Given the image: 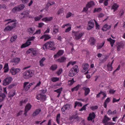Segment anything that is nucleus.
I'll use <instances>...</instances> for the list:
<instances>
[{
	"mask_svg": "<svg viewBox=\"0 0 125 125\" xmlns=\"http://www.w3.org/2000/svg\"><path fill=\"white\" fill-rule=\"evenodd\" d=\"M69 84L72 85V84H73V83H75V81H74V79H72L71 80H70L68 81Z\"/></svg>",
	"mask_w": 125,
	"mask_h": 125,
	"instance_id": "nucleus-64",
	"label": "nucleus"
},
{
	"mask_svg": "<svg viewBox=\"0 0 125 125\" xmlns=\"http://www.w3.org/2000/svg\"><path fill=\"white\" fill-rule=\"evenodd\" d=\"M107 42H109L110 43V45L112 47L114 46V44H115V42H116V40L112 39V38H109L107 39Z\"/></svg>",
	"mask_w": 125,
	"mask_h": 125,
	"instance_id": "nucleus-25",
	"label": "nucleus"
},
{
	"mask_svg": "<svg viewBox=\"0 0 125 125\" xmlns=\"http://www.w3.org/2000/svg\"><path fill=\"white\" fill-rule=\"evenodd\" d=\"M63 12H64V9L61 8L58 10L57 14L59 15L60 14H61V13H63Z\"/></svg>",
	"mask_w": 125,
	"mask_h": 125,
	"instance_id": "nucleus-57",
	"label": "nucleus"
},
{
	"mask_svg": "<svg viewBox=\"0 0 125 125\" xmlns=\"http://www.w3.org/2000/svg\"><path fill=\"white\" fill-rule=\"evenodd\" d=\"M30 109H32V105L31 104H27L25 107L24 115H27V113L30 111Z\"/></svg>",
	"mask_w": 125,
	"mask_h": 125,
	"instance_id": "nucleus-15",
	"label": "nucleus"
},
{
	"mask_svg": "<svg viewBox=\"0 0 125 125\" xmlns=\"http://www.w3.org/2000/svg\"><path fill=\"white\" fill-rule=\"evenodd\" d=\"M71 108L70 104H66L62 108V111L64 112L66 110H69Z\"/></svg>",
	"mask_w": 125,
	"mask_h": 125,
	"instance_id": "nucleus-21",
	"label": "nucleus"
},
{
	"mask_svg": "<svg viewBox=\"0 0 125 125\" xmlns=\"http://www.w3.org/2000/svg\"><path fill=\"white\" fill-rule=\"evenodd\" d=\"M16 22H14L11 24L10 26H6L4 29L5 32L6 31H11L13 29H14V28H16Z\"/></svg>",
	"mask_w": 125,
	"mask_h": 125,
	"instance_id": "nucleus-12",
	"label": "nucleus"
},
{
	"mask_svg": "<svg viewBox=\"0 0 125 125\" xmlns=\"http://www.w3.org/2000/svg\"><path fill=\"white\" fill-rule=\"evenodd\" d=\"M5 97H6L5 94L4 93L0 94V103L2 102V101L4 100V99H5Z\"/></svg>",
	"mask_w": 125,
	"mask_h": 125,
	"instance_id": "nucleus-29",
	"label": "nucleus"
},
{
	"mask_svg": "<svg viewBox=\"0 0 125 125\" xmlns=\"http://www.w3.org/2000/svg\"><path fill=\"white\" fill-rule=\"evenodd\" d=\"M18 7L19 8V9L20 11H21V10H23L24 8H25V5L24 4H21L18 6Z\"/></svg>",
	"mask_w": 125,
	"mask_h": 125,
	"instance_id": "nucleus-43",
	"label": "nucleus"
},
{
	"mask_svg": "<svg viewBox=\"0 0 125 125\" xmlns=\"http://www.w3.org/2000/svg\"><path fill=\"white\" fill-rule=\"evenodd\" d=\"M65 60H66V59L65 57H62L58 59L57 61V62H59L60 63H64Z\"/></svg>",
	"mask_w": 125,
	"mask_h": 125,
	"instance_id": "nucleus-28",
	"label": "nucleus"
},
{
	"mask_svg": "<svg viewBox=\"0 0 125 125\" xmlns=\"http://www.w3.org/2000/svg\"><path fill=\"white\" fill-rule=\"evenodd\" d=\"M29 84V82H24L23 83V88L26 91V87H27V85Z\"/></svg>",
	"mask_w": 125,
	"mask_h": 125,
	"instance_id": "nucleus-59",
	"label": "nucleus"
},
{
	"mask_svg": "<svg viewBox=\"0 0 125 125\" xmlns=\"http://www.w3.org/2000/svg\"><path fill=\"white\" fill-rule=\"evenodd\" d=\"M11 82H12V77H8L3 80V84L5 86L8 85L9 83H11Z\"/></svg>",
	"mask_w": 125,
	"mask_h": 125,
	"instance_id": "nucleus-8",
	"label": "nucleus"
},
{
	"mask_svg": "<svg viewBox=\"0 0 125 125\" xmlns=\"http://www.w3.org/2000/svg\"><path fill=\"white\" fill-rule=\"evenodd\" d=\"M42 39H44V42H45L46 41H48V40L51 39V37L48 34H44L40 38V40H42Z\"/></svg>",
	"mask_w": 125,
	"mask_h": 125,
	"instance_id": "nucleus-19",
	"label": "nucleus"
},
{
	"mask_svg": "<svg viewBox=\"0 0 125 125\" xmlns=\"http://www.w3.org/2000/svg\"><path fill=\"white\" fill-rule=\"evenodd\" d=\"M82 89L84 91V96H87V95H88L89 93H90V89L89 88V87H83Z\"/></svg>",
	"mask_w": 125,
	"mask_h": 125,
	"instance_id": "nucleus-14",
	"label": "nucleus"
},
{
	"mask_svg": "<svg viewBox=\"0 0 125 125\" xmlns=\"http://www.w3.org/2000/svg\"><path fill=\"white\" fill-rule=\"evenodd\" d=\"M62 91H63V88L61 87L57 90H55L54 91V92H57V93H58L57 97L58 98H59V97H60V95H61V92H62Z\"/></svg>",
	"mask_w": 125,
	"mask_h": 125,
	"instance_id": "nucleus-22",
	"label": "nucleus"
},
{
	"mask_svg": "<svg viewBox=\"0 0 125 125\" xmlns=\"http://www.w3.org/2000/svg\"><path fill=\"white\" fill-rule=\"evenodd\" d=\"M119 6L120 5H119V4H118L117 3H115L111 7V10H113V12H115V11H117V10H118Z\"/></svg>",
	"mask_w": 125,
	"mask_h": 125,
	"instance_id": "nucleus-18",
	"label": "nucleus"
},
{
	"mask_svg": "<svg viewBox=\"0 0 125 125\" xmlns=\"http://www.w3.org/2000/svg\"><path fill=\"white\" fill-rule=\"evenodd\" d=\"M43 49H50V50H55L56 48L54 47V42L50 41L45 43L42 47Z\"/></svg>",
	"mask_w": 125,
	"mask_h": 125,
	"instance_id": "nucleus-2",
	"label": "nucleus"
},
{
	"mask_svg": "<svg viewBox=\"0 0 125 125\" xmlns=\"http://www.w3.org/2000/svg\"><path fill=\"white\" fill-rule=\"evenodd\" d=\"M41 112H42V110H41V109L38 108L36 109L32 114L33 117H36V116H38Z\"/></svg>",
	"mask_w": 125,
	"mask_h": 125,
	"instance_id": "nucleus-26",
	"label": "nucleus"
},
{
	"mask_svg": "<svg viewBox=\"0 0 125 125\" xmlns=\"http://www.w3.org/2000/svg\"><path fill=\"white\" fill-rule=\"evenodd\" d=\"M3 69H4V73H7V72L9 71V67H8V63H5Z\"/></svg>",
	"mask_w": 125,
	"mask_h": 125,
	"instance_id": "nucleus-27",
	"label": "nucleus"
},
{
	"mask_svg": "<svg viewBox=\"0 0 125 125\" xmlns=\"http://www.w3.org/2000/svg\"><path fill=\"white\" fill-rule=\"evenodd\" d=\"M17 40V35H13L10 39L11 42H14Z\"/></svg>",
	"mask_w": 125,
	"mask_h": 125,
	"instance_id": "nucleus-37",
	"label": "nucleus"
},
{
	"mask_svg": "<svg viewBox=\"0 0 125 125\" xmlns=\"http://www.w3.org/2000/svg\"><path fill=\"white\" fill-rule=\"evenodd\" d=\"M57 68H58L57 64H53L50 67V70H51L52 71H55Z\"/></svg>",
	"mask_w": 125,
	"mask_h": 125,
	"instance_id": "nucleus-34",
	"label": "nucleus"
},
{
	"mask_svg": "<svg viewBox=\"0 0 125 125\" xmlns=\"http://www.w3.org/2000/svg\"><path fill=\"white\" fill-rule=\"evenodd\" d=\"M79 72V66L76 65H74L69 71L68 76L69 77H74L76 76L77 73Z\"/></svg>",
	"mask_w": 125,
	"mask_h": 125,
	"instance_id": "nucleus-3",
	"label": "nucleus"
},
{
	"mask_svg": "<svg viewBox=\"0 0 125 125\" xmlns=\"http://www.w3.org/2000/svg\"><path fill=\"white\" fill-rule=\"evenodd\" d=\"M1 8H3V9H6V5H5V4L0 5V9H1Z\"/></svg>",
	"mask_w": 125,
	"mask_h": 125,
	"instance_id": "nucleus-61",
	"label": "nucleus"
},
{
	"mask_svg": "<svg viewBox=\"0 0 125 125\" xmlns=\"http://www.w3.org/2000/svg\"><path fill=\"white\" fill-rule=\"evenodd\" d=\"M87 106V104L84 105L80 110V112L82 111H85L86 110V106Z\"/></svg>",
	"mask_w": 125,
	"mask_h": 125,
	"instance_id": "nucleus-49",
	"label": "nucleus"
},
{
	"mask_svg": "<svg viewBox=\"0 0 125 125\" xmlns=\"http://www.w3.org/2000/svg\"><path fill=\"white\" fill-rule=\"evenodd\" d=\"M113 63H114V60L112 61L111 63H108V64L107 65V68L108 69V71H109L110 72H111L113 70Z\"/></svg>",
	"mask_w": 125,
	"mask_h": 125,
	"instance_id": "nucleus-24",
	"label": "nucleus"
},
{
	"mask_svg": "<svg viewBox=\"0 0 125 125\" xmlns=\"http://www.w3.org/2000/svg\"><path fill=\"white\" fill-rule=\"evenodd\" d=\"M88 68H89V64L88 63H83L82 64V73H85V75H87L88 74Z\"/></svg>",
	"mask_w": 125,
	"mask_h": 125,
	"instance_id": "nucleus-7",
	"label": "nucleus"
},
{
	"mask_svg": "<svg viewBox=\"0 0 125 125\" xmlns=\"http://www.w3.org/2000/svg\"><path fill=\"white\" fill-rule=\"evenodd\" d=\"M35 39H36L35 36H32L29 38L25 43H23L21 45V48H25V47H27V46H29V45H31V44L32 43L31 41H34Z\"/></svg>",
	"mask_w": 125,
	"mask_h": 125,
	"instance_id": "nucleus-4",
	"label": "nucleus"
},
{
	"mask_svg": "<svg viewBox=\"0 0 125 125\" xmlns=\"http://www.w3.org/2000/svg\"><path fill=\"white\" fill-rule=\"evenodd\" d=\"M102 10L101 8H95L93 11V13H95V12H100Z\"/></svg>",
	"mask_w": 125,
	"mask_h": 125,
	"instance_id": "nucleus-48",
	"label": "nucleus"
},
{
	"mask_svg": "<svg viewBox=\"0 0 125 125\" xmlns=\"http://www.w3.org/2000/svg\"><path fill=\"white\" fill-rule=\"evenodd\" d=\"M93 5H94V1H90L86 5V7L83 8V11H87L88 10V8H90V7H91V6H93Z\"/></svg>",
	"mask_w": 125,
	"mask_h": 125,
	"instance_id": "nucleus-10",
	"label": "nucleus"
},
{
	"mask_svg": "<svg viewBox=\"0 0 125 125\" xmlns=\"http://www.w3.org/2000/svg\"><path fill=\"white\" fill-rule=\"evenodd\" d=\"M20 71H21V69L20 68H15L14 67H12V68H11L10 72V73H11L13 76H15V75H16V74H18V73H19Z\"/></svg>",
	"mask_w": 125,
	"mask_h": 125,
	"instance_id": "nucleus-11",
	"label": "nucleus"
},
{
	"mask_svg": "<svg viewBox=\"0 0 125 125\" xmlns=\"http://www.w3.org/2000/svg\"><path fill=\"white\" fill-rule=\"evenodd\" d=\"M44 61H45V58H44V57L42 58L39 61L40 65L41 67H43V66H44V63H43V62H44Z\"/></svg>",
	"mask_w": 125,
	"mask_h": 125,
	"instance_id": "nucleus-32",
	"label": "nucleus"
},
{
	"mask_svg": "<svg viewBox=\"0 0 125 125\" xmlns=\"http://www.w3.org/2000/svg\"><path fill=\"white\" fill-rule=\"evenodd\" d=\"M95 117H96V115H95V113L92 112L89 114V116L87 118L88 121H92V120H94L95 119Z\"/></svg>",
	"mask_w": 125,
	"mask_h": 125,
	"instance_id": "nucleus-17",
	"label": "nucleus"
},
{
	"mask_svg": "<svg viewBox=\"0 0 125 125\" xmlns=\"http://www.w3.org/2000/svg\"><path fill=\"white\" fill-rule=\"evenodd\" d=\"M36 99L37 100H44V101H45L46 96L42 94H39L36 96Z\"/></svg>",
	"mask_w": 125,
	"mask_h": 125,
	"instance_id": "nucleus-13",
	"label": "nucleus"
},
{
	"mask_svg": "<svg viewBox=\"0 0 125 125\" xmlns=\"http://www.w3.org/2000/svg\"><path fill=\"white\" fill-rule=\"evenodd\" d=\"M71 30H72V27L69 26V27H68L65 30V33H69V32H70Z\"/></svg>",
	"mask_w": 125,
	"mask_h": 125,
	"instance_id": "nucleus-58",
	"label": "nucleus"
},
{
	"mask_svg": "<svg viewBox=\"0 0 125 125\" xmlns=\"http://www.w3.org/2000/svg\"><path fill=\"white\" fill-rule=\"evenodd\" d=\"M21 60L20 59V58H16L14 59V61L15 63V64H18V63H19V62H20V61Z\"/></svg>",
	"mask_w": 125,
	"mask_h": 125,
	"instance_id": "nucleus-50",
	"label": "nucleus"
},
{
	"mask_svg": "<svg viewBox=\"0 0 125 125\" xmlns=\"http://www.w3.org/2000/svg\"><path fill=\"white\" fill-rule=\"evenodd\" d=\"M18 11H20L19 8H18V6L14 7L12 9V12H13V13H16L18 12Z\"/></svg>",
	"mask_w": 125,
	"mask_h": 125,
	"instance_id": "nucleus-39",
	"label": "nucleus"
},
{
	"mask_svg": "<svg viewBox=\"0 0 125 125\" xmlns=\"http://www.w3.org/2000/svg\"><path fill=\"white\" fill-rule=\"evenodd\" d=\"M54 3H55L54 1H50L47 3L46 7H48V6H50V5H53V4H54Z\"/></svg>",
	"mask_w": 125,
	"mask_h": 125,
	"instance_id": "nucleus-53",
	"label": "nucleus"
},
{
	"mask_svg": "<svg viewBox=\"0 0 125 125\" xmlns=\"http://www.w3.org/2000/svg\"><path fill=\"white\" fill-rule=\"evenodd\" d=\"M73 15H74V14H73L72 13L68 12L66 14V18H70V17H71V16H73Z\"/></svg>",
	"mask_w": 125,
	"mask_h": 125,
	"instance_id": "nucleus-56",
	"label": "nucleus"
},
{
	"mask_svg": "<svg viewBox=\"0 0 125 125\" xmlns=\"http://www.w3.org/2000/svg\"><path fill=\"white\" fill-rule=\"evenodd\" d=\"M94 20H91L88 22V27H87L88 31H90L94 27Z\"/></svg>",
	"mask_w": 125,
	"mask_h": 125,
	"instance_id": "nucleus-9",
	"label": "nucleus"
},
{
	"mask_svg": "<svg viewBox=\"0 0 125 125\" xmlns=\"http://www.w3.org/2000/svg\"><path fill=\"white\" fill-rule=\"evenodd\" d=\"M110 29H111V25L105 24L104 25L102 30L103 32H106V31H108V30H110Z\"/></svg>",
	"mask_w": 125,
	"mask_h": 125,
	"instance_id": "nucleus-20",
	"label": "nucleus"
},
{
	"mask_svg": "<svg viewBox=\"0 0 125 125\" xmlns=\"http://www.w3.org/2000/svg\"><path fill=\"white\" fill-rule=\"evenodd\" d=\"M56 27V25L54 26V28H53V33L55 34H57L59 32V28L58 27Z\"/></svg>",
	"mask_w": 125,
	"mask_h": 125,
	"instance_id": "nucleus-42",
	"label": "nucleus"
},
{
	"mask_svg": "<svg viewBox=\"0 0 125 125\" xmlns=\"http://www.w3.org/2000/svg\"><path fill=\"white\" fill-rule=\"evenodd\" d=\"M110 120H111V119H110V118H109L108 116H107V115H105L104 118L103 120V123H106V122H108V121H110Z\"/></svg>",
	"mask_w": 125,
	"mask_h": 125,
	"instance_id": "nucleus-41",
	"label": "nucleus"
},
{
	"mask_svg": "<svg viewBox=\"0 0 125 125\" xmlns=\"http://www.w3.org/2000/svg\"><path fill=\"white\" fill-rule=\"evenodd\" d=\"M53 18L52 17H45L42 19V21L43 22H50L52 21Z\"/></svg>",
	"mask_w": 125,
	"mask_h": 125,
	"instance_id": "nucleus-23",
	"label": "nucleus"
},
{
	"mask_svg": "<svg viewBox=\"0 0 125 125\" xmlns=\"http://www.w3.org/2000/svg\"><path fill=\"white\" fill-rule=\"evenodd\" d=\"M62 72H63V69L60 68L59 70L57 72V74L58 75V76H60V75L62 74Z\"/></svg>",
	"mask_w": 125,
	"mask_h": 125,
	"instance_id": "nucleus-54",
	"label": "nucleus"
},
{
	"mask_svg": "<svg viewBox=\"0 0 125 125\" xmlns=\"http://www.w3.org/2000/svg\"><path fill=\"white\" fill-rule=\"evenodd\" d=\"M51 81L53 82V83H56V82H58V81H59V78L53 77L51 78Z\"/></svg>",
	"mask_w": 125,
	"mask_h": 125,
	"instance_id": "nucleus-45",
	"label": "nucleus"
},
{
	"mask_svg": "<svg viewBox=\"0 0 125 125\" xmlns=\"http://www.w3.org/2000/svg\"><path fill=\"white\" fill-rule=\"evenodd\" d=\"M77 106H78V107H82L83 106V104L80 102H75V105H74V108H76Z\"/></svg>",
	"mask_w": 125,
	"mask_h": 125,
	"instance_id": "nucleus-36",
	"label": "nucleus"
},
{
	"mask_svg": "<svg viewBox=\"0 0 125 125\" xmlns=\"http://www.w3.org/2000/svg\"><path fill=\"white\" fill-rule=\"evenodd\" d=\"M89 41L90 42L91 45H94L95 44L96 40H95V39H94V38L91 37Z\"/></svg>",
	"mask_w": 125,
	"mask_h": 125,
	"instance_id": "nucleus-33",
	"label": "nucleus"
},
{
	"mask_svg": "<svg viewBox=\"0 0 125 125\" xmlns=\"http://www.w3.org/2000/svg\"><path fill=\"white\" fill-rule=\"evenodd\" d=\"M44 25L43 22H40L38 23V28H42V26Z\"/></svg>",
	"mask_w": 125,
	"mask_h": 125,
	"instance_id": "nucleus-60",
	"label": "nucleus"
},
{
	"mask_svg": "<svg viewBox=\"0 0 125 125\" xmlns=\"http://www.w3.org/2000/svg\"><path fill=\"white\" fill-rule=\"evenodd\" d=\"M70 120H77L79 119V116L78 115L76 114L74 115H72L70 118Z\"/></svg>",
	"mask_w": 125,
	"mask_h": 125,
	"instance_id": "nucleus-46",
	"label": "nucleus"
},
{
	"mask_svg": "<svg viewBox=\"0 0 125 125\" xmlns=\"http://www.w3.org/2000/svg\"><path fill=\"white\" fill-rule=\"evenodd\" d=\"M115 92H116V90H115L113 89H111L109 90L110 94H114V93H115Z\"/></svg>",
	"mask_w": 125,
	"mask_h": 125,
	"instance_id": "nucleus-63",
	"label": "nucleus"
},
{
	"mask_svg": "<svg viewBox=\"0 0 125 125\" xmlns=\"http://www.w3.org/2000/svg\"><path fill=\"white\" fill-rule=\"evenodd\" d=\"M27 31L29 33V35H33L35 32V30H33L32 27L29 28Z\"/></svg>",
	"mask_w": 125,
	"mask_h": 125,
	"instance_id": "nucleus-38",
	"label": "nucleus"
},
{
	"mask_svg": "<svg viewBox=\"0 0 125 125\" xmlns=\"http://www.w3.org/2000/svg\"><path fill=\"white\" fill-rule=\"evenodd\" d=\"M118 51H121V49L124 47V45L123 44H120L117 46Z\"/></svg>",
	"mask_w": 125,
	"mask_h": 125,
	"instance_id": "nucleus-47",
	"label": "nucleus"
},
{
	"mask_svg": "<svg viewBox=\"0 0 125 125\" xmlns=\"http://www.w3.org/2000/svg\"><path fill=\"white\" fill-rule=\"evenodd\" d=\"M64 54V50H59L56 55H54V58H57V57H60V56H62V55Z\"/></svg>",
	"mask_w": 125,
	"mask_h": 125,
	"instance_id": "nucleus-16",
	"label": "nucleus"
},
{
	"mask_svg": "<svg viewBox=\"0 0 125 125\" xmlns=\"http://www.w3.org/2000/svg\"><path fill=\"white\" fill-rule=\"evenodd\" d=\"M120 99H121L120 98H119V99H116V98H113L112 102H113V103H115L116 102H119L120 101Z\"/></svg>",
	"mask_w": 125,
	"mask_h": 125,
	"instance_id": "nucleus-62",
	"label": "nucleus"
},
{
	"mask_svg": "<svg viewBox=\"0 0 125 125\" xmlns=\"http://www.w3.org/2000/svg\"><path fill=\"white\" fill-rule=\"evenodd\" d=\"M16 94V91H13L8 94V97H9V98H12V97H14V96H15Z\"/></svg>",
	"mask_w": 125,
	"mask_h": 125,
	"instance_id": "nucleus-30",
	"label": "nucleus"
},
{
	"mask_svg": "<svg viewBox=\"0 0 125 125\" xmlns=\"http://www.w3.org/2000/svg\"><path fill=\"white\" fill-rule=\"evenodd\" d=\"M60 117H61V114L60 113H59L56 116V122L58 125L60 124Z\"/></svg>",
	"mask_w": 125,
	"mask_h": 125,
	"instance_id": "nucleus-40",
	"label": "nucleus"
},
{
	"mask_svg": "<svg viewBox=\"0 0 125 125\" xmlns=\"http://www.w3.org/2000/svg\"><path fill=\"white\" fill-rule=\"evenodd\" d=\"M104 44H105V42H103L99 46H97L98 49H101V48L104 46Z\"/></svg>",
	"mask_w": 125,
	"mask_h": 125,
	"instance_id": "nucleus-51",
	"label": "nucleus"
},
{
	"mask_svg": "<svg viewBox=\"0 0 125 125\" xmlns=\"http://www.w3.org/2000/svg\"><path fill=\"white\" fill-rule=\"evenodd\" d=\"M34 84L33 83H30L29 84V85H28L26 88H25V91H28V90H29V89H30L31 86H32V85H33Z\"/></svg>",
	"mask_w": 125,
	"mask_h": 125,
	"instance_id": "nucleus-52",
	"label": "nucleus"
},
{
	"mask_svg": "<svg viewBox=\"0 0 125 125\" xmlns=\"http://www.w3.org/2000/svg\"><path fill=\"white\" fill-rule=\"evenodd\" d=\"M21 15L22 16L21 19H24L25 18L31 19L33 18V16L30 15V12L28 11H24L22 13H21Z\"/></svg>",
	"mask_w": 125,
	"mask_h": 125,
	"instance_id": "nucleus-6",
	"label": "nucleus"
},
{
	"mask_svg": "<svg viewBox=\"0 0 125 125\" xmlns=\"http://www.w3.org/2000/svg\"><path fill=\"white\" fill-rule=\"evenodd\" d=\"M72 33L74 34V39L77 40H80L83 36L84 35V32H80V31L76 32L74 30L72 31Z\"/></svg>",
	"mask_w": 125,
	"mask_h": 125,
	"instance_id": "nucleus-5",
	"label": "nucleus"
},
{
	"mask_svg": "<svg viewBox=\"0 0 125 125\" xmlns=\"http://www.w3.org/2000/svg\"><path fill=\"white\" fill-rule=\"evenodd\" d=\"M80 87H81V85L80 84H78L77 86L71 89V91L74 92V91H78L79 90Z\"/></svg>",
	"mask_w": 125,
	"mask_h": 125,
	"instance_id": "nucleus-31",
	"label": "nucleus"
},
{
	"mask_svg": "<svg viewBox=\"0 0 125 125\" xmlns=\"http://www.w3.org/2000/svg\"><path fill=\"white\" fill-rule=\"evenodd\" d=\"M16 20H11V19H7V20H6L5 21V22H7L8 21L7 23V25L8 24H10V23H12V22H16Z\"/></svg>",
	"mask_w": 125,
	"mask_h": 125,
	"instance_id": "nucleus-44",
	"label": "nucleus"
},
{
	"mask_svg": "<svg viewBox=\"0 0 125 125\" xmlns=\"http://www.w3.org/2000/svg\"><path fill=\"white\" fill-rule=\"evenodd\" d=\"M35 71L33 70H28L24 72L22 74L23 78L25 80H28L30 78L34 77Z\"/></svg>",
	"mask_w": 125,
	"mask_h": 125,
	"instance_id": "nucleus-1",
	"label": "nucleus"
},
{
	"mask_svg": "<svg viewBox=\"0 0 125 125\" xmlns=\"http://www.w3.org/2000/svg\"><path fill=\"white\" fill-rule=\"evenodd\" d=\"M90 109L92 110V111H95V110H97V109H98V106H92L90 107Z\"/></svg>",
	"mask_w": 125,
	"mask_h": 125,
	"instance_id": "nucleus-55",
	"label": "nucleus"
},
{
	"mask_svg": "<svg viewBox=\"0 0 125 125\" xmlns=\"http://www.w3.org/2000/svg\"><path fill=\"white\" fill-rule=\"evenodd\" d=\"M42 17H43V15H40V16H39L38 17H35L34 20L36 21H40V20H41V19H42Z\"/></svg>",
	"mask_w": 125,
	"mask_h": 125,
	"instance_id": "nucleus-35",
	"label": "nucleus"
}]
</instances>
